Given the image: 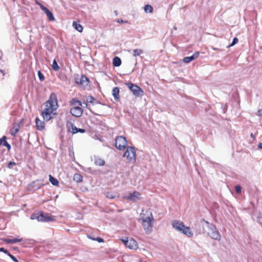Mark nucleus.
<instances>
[{
    "instance_id": "nucleus-43",
    "label": "nucleus",
    "mask_w": 262,
    "mask_h": 262,
    "mask_svg": "<svg viewBox=\"0 0 262 262\" xmlns=\"http://www.w3.org/2000/svg\"><path fill=\"white\" fill-rule=\"evenodd\" d=\"M117 22L119 23H124V21L122 19H119L118 20H117Z\"/></svg>"
},
{
    "instance_id": "nucleus-38",
    "label": "nucleus",
    "mask_w": 262,
    "mask_h": 262,
    "mask_svg": "<svg viewBox=\"0 0 262 262\" xmlns=\"http://www.w3.org/2000/svg\"><path fill=\"white\" fill-rule=\"evenodd\" d=\"M86 81H89V79L88 78H86V77H82V78H81V84H83V82L84 81V80Z\"/></svg>"
},
{
    "instance_id": "nucleus-2",
    "label": "nucleus",
    "mask_w": 262,
    "mask_h": 262,
    "mask_svg": "<svg viewBox=\"0 0 262 262\" xmlns=\"http://www.w3.org/2000/svg\"><path fill=\"white\" fill-rule=\"evenodd\" d=\"M172 225L176 230L182 232L184 234L188 237H192L193 235L190 228L185 226L182 222L174 220L172 221Z\"/></svg>"
},
{
    "instance_id": "nucleus-10",
    "label": "nucleus",
    "mask_w": 262,
    "mask_h": 262,
    "mask_svg": "<svg viewBox=\"0 0 262 262\" xmlns=\"http://www.w3.org/2000/svg\"><path fill=\"white\" fill-rule=\"evenodd\" d=\"M210 231L208 232V235L213 239L215 240H220V235L216 229L212 226L210 227Z\"/></svg>"
},
{
    "instance_id": "nucleus-5",
    "label": "nucleus",
    "mask_w": 262,
    "mask_h": 262,
    "mask_svg": "<svg viewBox=\"0 0 262 262\" xmlns=\"http://www.w3.org/2000/svg\"><path fill=\"white\" fill-rule=\"evenodd\" d=\"M126 85L135 96L138 97L143 95L144 91L137 85L131 82L127 83Z\"/></svg>"
},
{
    "instance_id": "nucleus-45",
    "label": "nucleus",
    "mask_w": 262,
    "mask_h": 262,
    "mask_svg": "<svg viewBox=\"0 0 262 262\" xmlns=\"http://www.w3.org/2000/svg\"><path fill=\"white\" fill-rule=\"evenodd\" d=\"M5 250V248H0V252H4Z\"/></svg>"
},
{
    "instance_id": "nucleus-8",
    "label": "nucleus",
    "mask_w": 262,
    "mask_h": 262,
    "mask_svg": "<svg viewBox=\"0 0 262 262\" xmlns=\"http://www.w3.org/2000/svg\"><path fill=\"white\" fill-rule=\"evenodd\" d=\"M141 194L137 191H134L132 193H129L128 195L124 197V199L133 202L140 200L141 199Z\"/></svg>"
},
{
    "instance_id": "nucleus-39",
    "label": "nucleus",
    "mask_w": 262,
    "mask_h": 262,
    "mask_svg": "<svg viewBox=\"0 0 262 262\" xmlns=\"http://www.w3.org/2000/svg\"><path fill=\"white\" fill-rule=\"evenodd\" d=\"M106 196L110 199H113L114 198V196H113L112 194H110L109 193H107V195Z\"/></svg>"
},
{
    "instance_id": "nucleus-1",
    "label": "nucleus",
    "mask_w": 262,
    "mask_h": 262,
    "mask_svg": "<svg viewBox=\"0 0 262 262\" xmlns=\"http://www.w3.org/2000/svg\"><path fill=\"white\" fill-rule=\"evenodd\" d=\"M46 108L42 111L41 115L45 121H48L53 118L54 112L58 107L57 96L55 93H52L50 98L45 103Z\"/></svg>"
},
{
    "instance_id": "nucleus-46",
    "label": "nucleus",
    "mask_w": 262,
    "mask_h": 262,
    "mask_svg": "<svg viewBox=\"0 0 262 262\" xmlns=\"http://www.w3.org/2000/svg\"><path fill=\"white\" fill-rule=\"evenodd\" d=\"M250 136H251V137H252L253 139L255 138V137H254V136L253 135V134L252 133L251 134Z\"/></svg>"
},
{
    "instance_id": "nucleus-44",
    "label": "nucleus",
    "mask_w": 262,
    "mask_h": 262,
    "mask_svg": "<svg viewBox=\"0 0 262 262\" xmlns=\"http://www.w3.org/2000/svg\"><path fill=\"white\" fill-rule=\"evenodd\" d=\"M49 19L50 21H54L55 20V17H49Z\"/></svg>"
},
{
    "instance_id": "nucleus-6",
    "label": "nucleus",
    "mask_w": 262,
    "mask_h": 262,
    "mask_svg": "<svg viewBox=\"0 0 262 262\" xmlns=\"http://www.w3.org/2000/svg\"><path fill=\"white\" fill-rule=\"evenodd\" d=\"M115 146L119 150L124 149L127 146V141L125 137L118 136L115 140Z\"/></svg>"
},
{
    "instance_id": "nucleus-13",
    "label": "nucleus",
    "mask_w": 262,
    "mask_h": 262,
    "mask_svg": "<svg viewBox=\"0 0 262 262\" xmlns=\"http://www.w3.org/2000/svg\"><path fill=\"white\" fill-rule=\"evenodd\" d=\"M199 55L200 53L199 52H195L192 56L184 57L183 59V61L185 63H189L190 61L197 58L199 57Z\"/></svg>"
},
{
    "instance_id": "nucleus-16",
    "label": "nucleus",
    "mask_w": 262,
    "mask_h": 262,
    "mask_svg": "<svg viewBox=\"0 0 262 262\" xmlns=\"http://www.w3.org/2000/svg\"><path fill=\"white\" fill-rule=\"evenodd\" d=\"M20 128V126L18 123H14L13 124L12 128L10 130L11 134L15 137Z\"/></svg>"
},
{
    "instance_id": "nucleus-18",
    "label": "nucleus",
    "mask_w": 262,
    "mask_h": 262,
    "mask_svg": "<svg viewBox=\"0 0 262 262\" xmlns=\"http://www.w3.org/2000/svg\"><path fill=\"white\" fill-rule=\"evenodd\" d=\"M42 211H40L39 213H35L32 214L31 215V219L33 220H37L38 222H42Z\"/></svg>"
},
{
    "instance_id": "nucleus-23",
    "label": "nucleus",
    "mask_w": 262,
    "mask_h": 262,
    "mask_svg": "<svg viewBox=\"0 0 262 262\" xmlns=\"http://www.w3.org/2000/svg\"><path fill=\"white\" fill-rule=\"evenodd\" d=\"M73 27L79 32H82L83 31V27L80 24L79 21H73Z\"/></svg>"
},
{
    "instance_id": "nucleus-3",
    "label": "nucleus",
    "mask_w": 262,
    "mask_h": 262,
    "mask_svg": "<svg viewBox=\"0 0 262 262\" xmlns=\"http://www.w3.org/2000/svg\"><path fill=\"white\" fill-rule=\"evenodd\" d=\"M123 156L126 158L129 162H135L136 160V151L135 148L132 146L127 147Z\"/></svg>"
},
{
    "instance_id": "nucleus-36",
    "label": "nucleus",
    "mask_w": 262,
    "mask_h": 262,
    "mask_svg": "<svg viewBox=\"0 0 262 262\" xmlns=\"http://www.w3.org/2000/svg\"><path fill=\"white\" fill-rule=\"evenodd\" d=\"M14 262H18L17 258L10 253L8 255Z\"/></svg>"
},
{
    "instance_id": "nucleus-34",
    "label": "nucleus",
    "mask_w": 262,
    "mask_h": 262,
    "mask_svg": "<svg viewBox=\"0 0 262 262\" xmlns=\"http://www.w3.org/2000/svg\"><path fill=\"white\" fill-rule=\"evenodd\" d=\"M235 191L237 193H239L241 192V187L239 185H236L235 187Z\"/></svg>"
},
{
    "instance_id": "nucleus-47",
    "label": "nucleus",
    "mask_w": 262,
    "mask_h": 262,
    "mask_svg": "<svg viewBox=\"0 0 262 262\" xmlns=\"http://www.w3.org/2000/svg\"><path fill=\"white\" fill-rule=\"evenodd\" d=\"M84 104H85L86 107H87V106H88V104H87V103H84Z\"/></svg>"
},
{
    "instance_id": "nucleus-48",
    "label": "nucleus",
    "mask_w": 262,
    "mask_h": 262,
    "mask_svg": "<svg viewBox=\"0 0 262 262\" xmlns=\"http://www.w3.org/2000/svg\"><path fill=\"white\" fill-rule=\"evenodd\" d=\"M115 13H116V14L117 15L116 11H115Z\"/></svg>"
},
{
    "instance_id": "nucleus-22",
    "label": "nucleus",
    "mask_w": 262,
    "mask_h": 262,
    "mask_svg": "<svg viewBox=\"0 0 262 262\" xmlns=\"http://www.w3.org/2000/svg\"><path fill=\"white\" fill-rule=\"evenodd\" d=\"M0 145H3L6 146L8 150H10L11 149V145L7 142L6 137L5 136L0 139Z\"/></svg>"
},
{
    "instance_id": "nucleus-11",
    "label": "nucleus",
    "mask_w": 262,
    "mask_h": 262,
    "mask_svg": "<svg viewBox=\"0 0 262 262\" xmlns=\"http://www.w3.org/2000/svg\"><path fill=\"white\" fill-rule=\"evenodd\" d=\"M70 113L73 116L79 117L83 114V109L81 106L74 107L71 108Z\"/></svg>"
},
{
    "instance_id": "nucleus-27",
    "label": "nucleus",
    "mask_w": 262,
    "mask_h": 262,
    "mask_svg": "<svg viewBox=\"0 0 262 262\" xmlns=\"http://www.w3.org/2000/svg\"><path fill=\"white\" fill-rule=\"evenodd\" d=\"M144 11H145V12H146V13H148V12L151 13V12H152L153 8L150 5H146L144 6Z\"/></svg>"
},
{
    "instance_id": "nucleus-33",
    "label": "nucleus",
    "mask_w": 262,
    "mask_h": 262,
    "mask_svg": "<svg viewBox=\"0 0 262 262\" xmlns=\"http://www.w3.org/2000/svg\"><path fill=\"white\" fill-rule=\"evenodd\" d=\"M238 40V38L236 37H234L232 40V43L229 46V47H231L235 45L236 43H237Z\"/></svg>"
},
{
    "instance_id": "nucleus-31",
    "label": "nucleus",
    "mask_w": 262,
    "mask_h": 262,
    "mask_svg": "<svg viewBox=\"0 0 262 262\" xmlns=\"http://www.w3.org/2000/svg\"><path fill=\"white\" fill-rule=\"evenodd\" d=\"M95 100V98L91 96H89L86 98V101L88 103H93Z\"/></svg>"
},
{
    "instance_id": "nucleus-30",
    "label": "nucleus",
    "mask_w": 262,
    "mask_h": 262,
    "mask_svg": "<svg viewBox=\"0 0 262 262\" xmlns=\"http://www.w3.org/2000/svg\"><path fill=\"white\" fill-rule=\"evenodd\" d=\"M88 237L93 241H96L99 243H103L104 242V239L100 237L94 238V237H92L90 236H88Z\"/></svg>"
},
{
    "instance_id": "nucleus-42",
    "label": "nucleus",
    "mask_w": 262,
    "mask_h": 262,
    "mask_svg": "<svg viewBox=\"0 0 262 262\" xmlns=\"http://www.w3.org/2000/svg\"><path fill=\"white\" fill-rule=\"evenodd\" d=\"M4 253L7 254L8 255H9V254H10V252L6 249H5Z\"/></svg>"
},
{
    "instance_id": "nucleus-37",
    "label": "nucleus",
    "mask_w": 262,
    "mask_h": 262,
    "mask_svg": "<svg viewBox=\"0 0 262 262\" xmlns=\"http://www.w3.org/2000/svg\"><path fill=\"white\" fill-rule=\"evenodd\" d=\"M5 76V73L3 71L0 70V79H4Z\"/></svg>"
},
{
    "instance_id": "nucleus-17",
    "label": "nucleus",
    "mask_w": 262,
    "mask_h": 262,
    "mask_svg": "<svg viewBox=\"0 0 262 262\" xmlns=\"http://www.w3.org/2000/svg\"><path fill=\"white\" fill-rule=\"evenodd\" d=\"M119 93L120 90L119 88L115 87L113 88L112 91V94L114 97L115 100L117 101H119L120 100Z\"/></svg>"
},
{
    "instance_id": "nucleus-20",
    "label": "nucleus",
    "mask_w": 262,
    "mask_h": 262,
    "mask_svg": "<svg viewBox=\"0 0 262 262\" xmlns=\"http://www.w3.org/2000/svg\"><path fill=\"white\" fill-rule=\"evenodd\" d=\"M36 125L37 128L39 130H42L45 127V123L43 121H41L38 118H37L35 120Z\"/></svg>"
},
{
    "instance_id": "nucleus-32",
    "label": "nucleus",
    "mask_w": 262,
    "mask_h": 262,
    "mask_svg": "<svg viewBox=\"0 0 262 262\" xmlns=\"http://www.w3.org/2000/svg\"><path fill=\"white\" fill-rule=\"evenodd\" d=\"M38 76L39 77V79L41 81H42L45 79V77L42 74V73L40 72V71H38Z\"/></svg>"
},
{
    "instance_id": "nucleus-9",
    "label": "nucleus",
    "mask_w": 262,
    "mask_h": 262,
    "mask_svg": "<svg viewBox=\"0 0 262 262\" xmlns=\"http://www.w3.org/2000/svg\"><path fill=\"white\" fill-rule=\"evenodd\" d=\"M68 132H71L73 134H76L78 132L80 133H84L85 130L82 128H77L72 123L69 122L67 124Z\"/></svg>"
},
{
    "instance_id": "nucleus-41",
    "label": "nucleus",
    "mask_w": 262,
    "mask_h": 262,
    "mask_svg": "<svg viewBox=\"0 0 262 262\" xmlns=\"http://www.w3.org/2000/svg\"><path fill=\"white\" fill-rule=\"evenodd\" d=\"M258 147L260 149H262V142L259 143L258 145Z\"/></svg>"
},
{
    "instance_id": "nucleus-28",
    "label": "nucleus",
    "mask_w": 262,
    "mask_h": 262,
    "mask_svg": "<svg viewBox=\"0 0 262 262\" xmlns=\"http://www.w3.org/2000/svg\"><path fill=\"white\" fill-rule=\"evenodd\" d=\"M143 53V51L141 49H135L133 50V55L135 57L140 55Z\"/></svg>"
},
{
    "instance_id": "nucleus-26",
    "label": "nucleus",
    "mask_w": 262,
    "mask_h": 262,
    "mask_svg": "<svg viewBox=\"0 0 262 262\" xmlns=\"http://www.w3.org/2000/svg\"><path fill=\"white\" fill-rule=\"evenodd\" d=\"M49 181L51 183V184L54 186H58L59 185L58 181L51 174L49 175Z\"/></svg>"
},
{
    "instance_id": "nucleus-7",
    "label": "nucleus",
    "mask_w": 262,
    "mask_h": 262,
    "mask_svg": "<svg viewBox=\"0 0 262 262\" xmlns=\"http://www.w3.org/2000/svg\"><path fill=\"white\" fill-rule=\"evenodd\" d=\"M125 246L130 249L135 250L138 248L137 242L133 238L121 239Z\"/></svg>"
},
{
    "instance_id": "nucleus-24",
    "label": "nucleus",
    "mask_w": 262,
    "mask_h": 262,
    "mask_svg": "<svg viewBox=\"0 0 262 262\" xmlns=\"http://www.w3.org/2000/svg\"><path fill=\"white\" fill-rule=\"evenodd\" d=\"M83 177L80 173H75L73 177V180L77 183H80L82 181Z\"/></svg>"
},
{
    "instance_id": "nucleus-15",
    "label": "nucleus",
    "mask_w": 262,
    "mask_h": 262,
    "mask_svg": "<svg viewBox=\"0 0 262 262\" xmlns=\"http://www.w3.org/2000/svg\"><path fill=\"white\" fill-rule=\"evenodd\" d=\"M69 104L72 107L82 106L81 102L76 98H72L69 102Z\"/></svg>"
},
{
    "instance_id": "nucleus-19",
    "label": "nucleus",
    "mask_w": 262,
    "mask_h": 262,
    "mask_svg": "<svg viewBox=\"0 0 262 262\" xmlns=\"http://www.w3.org/2000/svg\"><path fill=\"white\" fill-rule=\"evenodd\" d=\"M40 9L44 11V12L46 14L47 16H53L52 12L49 10L46 7L42 5L41 4H39Z\"/></svg>"
},
{
    "instance_id": "nucleus-14",
    "label": "nucleus",
    "mask_w": 262,
    "mask_h": 262,
    "mask_svg": "<svg viewBox=\"0 0 262 262\" xmlns=\"http://www.w3.org/2000/svg\"><path fill=\"white\" fill-rule=\"evenodd\" d=\"M94 162L97 166H101L105 165V162L104 159L98 156H95L94 158Z\"/></svg>"
},
{
    "instance_id": "nucleus-12",
    "label": "nucleus",
    "mask_w": 262,
    "mask_h": 262,
    "mask_svg": "<svg viewBox=\"0 0 262 262\" xmlns=\"http://www.w3.org/2000/svg\"><path fill=\"white\" fill-rule=\"evenodd\" d=\"M42 222H49L51 221H55L56 220L55 216L51 215L49 213H43L42 212Z\"/></svg>"
},
{
    "instance_id": "nucleus-29",
    "label": "nucleus",
    "mask_w": 262,
    "mask_h": 262,
    "mask_svg": "<svg viewBox=\"0 0 262 262\" xmlns=\"http://www.w3.org/2000/svg\"><path fill=\"white\" fill-rule=\"evenodd\" d=\"M52 68L54 70L57 71L59 69V67L58 66L56 61L55 59L53 60V64H52Z\"/></svg>"
},
{
    "instance_id": "nucleus-35",
    "label": "nucleus",
    "mask_w": 262,
    "mask_h": 262,
    "mask_svg": "<svg viewBox=\"0 0 262 262\" xmlns=\"http://www.w3.org/2000/svg\"><path fill=\"white\" fill-rule=\"evenodd\" d=\"M16 165V163L14 162H10L9 163H8V167L9 168H13V167L14 166H15Z\"/></svg>"
},
{
    "instance_id": "nucleus-25",
    "label": "nucleus",
    "mask_w": 262,
    "mask_h": 262,
    "mask_svg": "<svg viewBox=\"0 0 262 262\" xmlns=\"http://www.w3.org/2000/svg\"><path fill=\"white\" fill-rule=\"evenodd\" d=\"M113 64L114 67H119L121 64V60L118 57H115L113 59Z\"/></svg>"
},
{
    "instance_id": "nucleus-4",
    "label": "nucleus",
    "mask_w": 262,
    "mask_h": 262,
    "mask_svg": "<svg viewBox=\"0 0 262 262\" xmlns=\"http://www.w3.org/2000/svg\"><path fill=\"white\" fill-rule=\"evenodd\" d=\"M151 217H143L142 219V225L146 233H150L152 231L153 227L154 218L151 213L150 214Z\"/></svg>"
},
{
    "instance_id": "nucleus-21",
    "label": "nucleus",
    "mask_w": 262,
    "mask_h": 262,
    "mask_svg": "<svg viewBox=\"0 0 262 262\" xmlns=\"http://www.w3.org/2000/svg\"><path fill=\"white\" fill-rule=\"evenodd\" d=\"M22 241H23L22 238H11V239H5L4 240V242L7 244H9V243L14 244V243H18V242H21Z\"/></svg>"
},
{
    "instance_id": "nucleus-40",
    "label": "nucleus",
    "mask_w": 262,
    "mask_h": 262,
    "mask_svg": "<svg viewBox=\"0 0 262 262\" xmlns=\"http://www.w3.org/2000/svg\"><path fill=\"white\" fill-rule=\"evenodd\" d=\"M258 115L262 116V109H260L258 111Z\"/></svg>"
}]
</instances>
